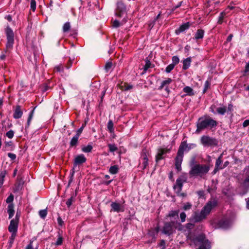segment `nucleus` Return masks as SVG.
<instances>
[{
	"label": "nucleus",
	"mask_w": 249,
	"mask_h": 249,
	"mask_svg": "<svg viewBox=\"0 0 249 249\" xmlns=\"http://www.w3.org/2000/svg\"><path fill=\"white\" fill-rule=\"evenodd\" d=\"M86 161V158L83 154H80L77 156L74 159V165L84 163Z\"/></svg>",
	"instance_id": "f3484780"
},
{
	"label": "nucleus",
	"mask_w": 249,
	"mask_h": 249,
	"mask_svg": "<svg viewBox=\"0 0 249 249\" xmlns=\"http://www.w3.org/2000/svg\"><path fill=\"white\" fill-rule=\"evenodd\" d=\"M74 197L73 196H71V198L68 199L66 202V205L68 207H70L71 206Z\"/></svg>",
	"instance_id": "a18cd8bd"
},
{
	"label": "nucleus",
	"mask_w": 249,
	"mask_h": 249,
	"mask_svg": "<svg viewBox=\"0 0 249 249\" xmlns=\"http://www.w3.org/2000/svg\"><path fill=\"white\" fill-rule=\"evenodd\" d=\"M248 125H249V119L246 120L243 124V126L245 127Z\"/></svg>",
	"instance_id": "bf43d9fd"
},
{
	"label": "nucleus",
	"mask_w": 249,
	"mask_h": 249,
	"mask_svg": "<svg viewBox=\"0 0 249 249\" xmlns=\"http://www.w3.org/2000/svg\"><path fill=\"white\" fill-rule=\"evenodd\" d=\"M39 214L40 216L42 218H44L46 216L47 214V210H40L39 212Z\"/></svg>",
	"instance_id": "e433bc0d"
},
{
	"label": "nucleus",
	"mask_w": 249,
	"mask_h": 249,
	"mask_svg": "<svg viewBox=\"0 0 249 249\" xmlns=\"http://www.w3.org/2000/svg\"><path fill=\"white\" fill-rule=\"evenodd\" d=\"M107 128L110 132L113 131V124L111 120L109 121L107 123Z\"/></svg>",
	"instance_id": "c9c22d12"
},
{
	"label": "nucleus",
	"mask_w": 249,
	"mask_h": 249,
	"mask_svg": "<svg viewBox=\"0 0 249 249\" xmlns=\"http://www.w3.org/2000/svg\"><path fill=\"white\" fill-rule=\"evenodd\" d=\"M180 218L181 219V222H184L185 221L186 214L185 212H181L179 215Z\"/></svg>",
	"instance_id": "a19ab883"
},
{
	"label": "nucleus",
	"mask_w": 249,
	"mask_h": 249,
	"mask_svg": "<svg viewBox=\"0 0 249 249\" xmlns=\"http://www.w3.org/2000/svg\"><path fill=\"white\" fill-rule=\"evenodd\" d=\"M210 85V84L208 80H207L205 82V84H204V90H203V92L204 93L206 91V90L209 88Z\"/></svg>",
	"instance_id": "8fccbe9b"
},
{
	"label": "nucleus",
	"mask_w": 249,
	"mask_h": 249,
	"mask_svg": "<svg viewBox=\"0 0 249 249\" xmlns=\"http://www.w3.org/2000/svg\"><path fill=\"white\" fill-rule=\"evenodd\" d=\"M32 242H31L29 245L26 247L25 249H34L33 245H32Z\"/></svg>",
	"instance_id": "680f3d73"
},
{
	"label": "nucleus",
	"mask_w": 249,
	"mask_h": 249,
	"mask_svg": "<svg viewBox=\"0 0 249 249\" xmlns=\"http://www.w3.org/2000/svg\"><path fill=\"white\" fill-rule=\"evenodd\" d=\"M187 177L186 174L180 175L177 179L176 184L173 188L175 193L178 196L185 197L186 194L184 193H181L182 189L183 184L187 181Z\"/></svg>",
	"instance_id": "423d86ee"
},
{
	"label": "nucleus",
	"mask_w": 249,
	"mask_h": 249,
	"mask_svg": "<svg viewBox=\"0 0 249 249\" xmlns=\"http://www.w3.org/2000/svg\"><path fill=\"white\" fill-rule=\"evenodd\" d=\"M217 113L221 115H224L226 112V108L225 107H220L216 109Z\"/></svg>",
	"instance_id": "473e14b6"
},
{
	"label": "nucleus",
	"mask_w": 249,
	"mask_h": 249,
	"mask_svg": "<svg viewBox=\"0 0 249 249\" xmlns=\"http://www.w3.org/2000/svg\"><path fill=\"white\" fill-rule=\"evenodd\" d=\"M210 170V166L205 164H192L191 165V169L189 174L191 176H199L203 178L206 175Z\"/></svg>",
	"instance_id": "7ed1b4c3"
},
{
	"label": "nucleus",
	"mask_w": 249,
	"mask_h": 249,
	"mask_svg": "<svg viewBox=\"0 0 249 249\" xmlns=\"http://www.w3.org/2000/svg\"><path fill=\"white\" fill-rule=\"evenodd\" d=\"M216 204L217 202L214 199L208 201L202 209L200 212H195L193 213L190 220L194 223H198L205 219L210 214L211 210L216 206Z\"/></svg>",
	"instance_id": "f257e3e1"
},
{
	"label": "nucleus",
	"mask_w": 249,
	"mask_h": 249,
	"mask_svg": "<svg viewBox=\"0 0 249 249\" xmlns=\"http://www.w3.org/2000/svg\"><path fill=\"white\" fill-rule=\"evenodd\" d=\"M183 91L186 93V95L189 96H192L194 94L193 89L189 86L184 87L183 89Z\"/></svg>",
	"instance_id": "a878e982"
},
{
	"label": "nucleus",
	"mask_w": 249,
	"mask_h": 249,
	"mask_svg": "<svg viewBox=\"0 0 249 249\" xmlns=\"http://www.w3.org/2000/svg\"><path fill=\"white\" fill-rule=\"evenodd\" d=\"M179 211H171L167 215V216L170 217H176L178 216Z\"/></svg>",
	"instance_id": "c756f323"
},
{
	"label": "nucleus",
	"mask_w": 249,
	"mask_h": 249,
	"mask_svg": "<svg viewBox=\"0 0 249 249\" xmlns=\"http://www.w3.org/2000/svg\"><path fill=\"white\" fill-rule=\"evenodd\" d=\"M118 167L117 165H113L110 167L109 172L111 174H116L118 172Z\"/></svg>",
	"instance_id": "cd10ccee"
},
{
	"label": "nucleus",
	"mask_w": 249,
	"mask_h": 249,
	"mask_svg": "<svg viewBox=\"0 0 249 249\" xmlns=\"http://www.w3.org/2000/svg\"><path fill=\"white\" fill-rule=\"evenodd\" d=\"M5 34L6 36L7 42L6 44V48L4 50L5 54L2 53L0 55V60H4L5 58L6 54L9 53L10 50L13 48L14 42V33L9 27H7L6 28Z\"/></svg>",
	"instance_id": "20e7f679"
},
{
	"label": "nucleus",
	"mask_w": 249,
	"mask_h": 249,
	"mask_svg": "<svg viewBox=\"0 0 249 249\" xmlns=\"http://www.w3.org/2000/svg\"><path fill=\"white\" fill-rule=\"evenodd\" d=\"M221 158H222V155H221L220 156V157L216 160V163H215V167L216 168H219V166L222 162Z\"/></svg>",
	"instance_id": "37998d69"
},
{
	"label": "nucleus",
	"mask_w": 249,
	"mask_h": 249,
	"mask_svg": "<svg viewBox=\"0 0 249 249\" xmlns=\"http://www.w3.org/2000/svg\"><path fill=\"white\" fill-rule=\"evenodd\" d=\"M242 176L243 178H239V189L242 190V192L240 193L244 195L249 189V166L246 167L243 170Z\"/></svg>",
	"instance_id": "39448f33"
},
{
	"label": "nucleus",
	"mask_w": 249,
	"mask_h": 249,
	"mask_svg": "<svg viewBox=\"0 0 249 249\" xmlns=\"http://www.w3.org/2000/svg\"><path fill=\"white\" fill-rule=\"evenodd\" d=\"M63 243V238L60 235L59 236L58 239H57V241L55 243V245L56 246H59L62 245Z\"/></svg>",
	"instance_id": "49530a36"
},
{
	"label": "nucleus",
	"mask_w": 249,
	"mask_h": 249,
	"mask_svg": "<svg viewBox=\"0 0 249 249\" xmlns=\"http://www.w3.org/2000/svg\"><path fill=\"white\" fill-rule=\"evenodd\" d=\"M34 110H33L31 112V113H30V115H29V117H28V122H27V123H28V125H29V124H30V121H31V120H32V119L33 115V113H34Z\"/></svg>",
	"instance_id": "5fc2aeb1"
},
{
	"label": "nucleus",
	"mask_w": 249,
	"mask_h": 249,
	"mask_svg": "<svg viewBox=\"0 0 249 249\" xmlns=\"http://www.w3.org/2000/svg\"><path fill=\"white\" fill-rule=\"evenodd\" d=\"M196 146V145L195 144L192 143L188 145L185 142H183L180 145L178 151H179L180 150H181L182 151V155L183 156L184 151H189L191 148L194 147Z\"/></svg>",
	"instance_id": "4468645a"
},
{
	"label": "nucleus",
	"mask_w": 249,
	"mask_h": 249,
	"mask_svg": "<svg viewBox=\"0 0 249 249\" xmlns=\"http://www.w3.org/2000/svg\"><path fill=\"white\" fill-rule=\"evenodd\" d=\"M195 244H200V246H203V249H210L211 243L208 240H206L205 237L203 234H200L195 238L193 239Z\"/></svg>",
	"instance_id": "0eeeda50"
},
{
	"label": "nucleus",
	"mask_w": 249,
	"mask_h": 249,
	"mask_svg": "<svg viewBox=\"0 0 249 249\" xmlns=\"http://www.w3.org/2000/svg\"><path fill=\"white\" fill-rule=\"evenodd\" d=\"M151 67V63L149 60L146 59L145 60V65L144 66V71H146L148 68Z\"/></svg>",
	"instance_id": "72a5a7b5"
},
{
	"label": "nucleus",
	"mask_w": 249,
	"mask_h": 249,
	"mask_svg": "<svg viewBox=\"0 0 249 249\" xmlns=\"http://www.w3.org/2000/svg\"><path fill=\"white\" fill-rule=\"evenodd\" d=\"M14 132L10 130L6 133V136L9 139H12L14 137Z\"/></svg>",
	"instance_id": "c03bdc74"
},
{
	"label": "nucleus",
	"mask_w": 249,
	"mask_h": 249,
	"mask_svg": "<svg viewBox=\"0 0 249 249\" xmlns=\"http://www.w3.org/2000/svg\"><path fill=\"white\" fill-rule=\"evenodd\" d=\"M108 146L109 147V151L111 152L116 151L118 149L117 146L115 144H108Z\"/></svg>",
	"instance_id": "f704fd0d"
},
{
	"label": "nucleus",
	"mask_w": 249,
	"mask_h": 249,
	"mask_svg": "<svg viewBox=\"0 0 249 249\" xmlns=\"http://www.w3.org/2000/svg\"><path fill=\"white\" fill-rule=\"evenodd\" d=\"M115 15L118 17L125 18L126 16V7L123 3H118Z\"/></svg>",
	"instance_id": "1a4fd4ad"
},
{
	"label": "nucleus",
	"mask_w": 249,
	"mask_h": 249,
	"mask_svg": "<svg viewBox=\"0 0 249 249\" xmlns=\"http://www.w3.org/2000/svg\"><path fill=\"white\" fill-rule=\"evenodd\" d=\"M217 122L208 116H205L199 118L197 124L196 133H199L206 129H212L217 126Z\"/></svg>",
	"instance_id": "f03ea898"
},
{
	"label": "nucleus",
	"mask_w": 249,
	"mask_h": 249,
	"mask_svg": "<svg viewBox=\"0 0 249 249\" xmlns=\"http://www.w3.org/2000/svg\"><path fill=\"white\" fill-rule=\"evenodd\" d=\"M179 62V59L178 56H174L172 57V64H174V65H176L178 64Z\"/></svg>",
	"instance_id": "4c0bfd02"
},
{
	"label": "nucleus",
	"mask_w": 249,
	"mask_h": 249,
	"mask_svg": "<svg viewBox=\"0 0 249 249\" xmlns=\"http://www.w3.org/2000/svg\"><path fill=\"white\" fill-rule=\"evenodd\" d=\"M194 227V224L191 223H188L186 224V228L188 229H192Z\"/></svg>",
	"instance_id": "6e6d98bb"
},
{
	"label": "nucleus",
	"mask_w": 249,
	"mask_h": 249,
	"mask_svg": "<svg viewBox=\"0 0 249 249\" xmlns=\"http://www.w3.org/2000/svg\"><path fill=\"white\" fill-rule=\"evenodd\" d=\"M201 142L204 146H214L218 144V141L216 139L208 136H202Z\"/></svg>",
	"instance_id": "6e6552de"
},
{
	"label": "nucleus",
	"mask_w": 249,
	"mask_h": 249,
	"mask_svg": "<svg viewBox=\"0 0 249 249\" xmlns=\"http://www.w3.org/2000/svg\"><path fill=\"white\" fill-rule=\"evenodd\" d=\"M84 126L83 125L76 132V135H78V137H79L80 135L82 133Z\"/></svg>",
	"instance_id": "4d7b16f0"
},
{
	"label": "nucleus",
	"mask_w": 249,
	"mask_h": 249,
	"mask_svg": "<svg viewBox=\"0 0 249 249\" xmlns=\"http://www.w3.org/2000/svg\"><path fill=\"white\" fill-rule=\"evenodd\" d=\"M182 3V1H180V2H179V3L177 5H176V6H174V7L173 8V9H172L173 11H174V10H175L177 8H178L181 5Z\"/></svg>",
	"instance_id": "e2e57ef3"
},
{
	"label": "nucleus",
	"mask_w": 249,
	"mask_h": 249,
	"mask_svg": "<svg viewBox=\"0 0 249 249\" xmlns=\"http://www.w3.org/2000/svg\"><path fill=\"white\" fill-rule=\"evenodd\" d=\"M192 207V205L190 202H186L183 204L182 209L184 211H187L191 209Z\"/></svg>",
	"instance_id": "7c9ffc66"
},
{
	"label": "nucleus",
	"mask_w": 249,
	"mask_h": 249,
	"mask_svg": "<svg viewBox=\"0 0 249 249\" xmlns=\"http://www.w3.org/2000/svg\"><path fill=\"white\" fill-rule=\"evenodd\" d=\"M14 200V196L12 194H10V196L7 198L6 202L7 203H10L13 202Z\"/></svg>",
	"instance_id": "09e8293b"
},
{
	"label": "nucleus",
	"mask_w": 249,
	"mask_h": 249,
	"mask_svg": "<svg viewBox=\"0 0 249 249\" xmlns=\"http://www.w3.org/2000/svg\"><path fill=\"white\" fill-rule=\"evenodd\" d=\"M8 156L12 160H14L16 158V155L15 154L9 153H8Z\"/></svg>",
	"instance_id": "864d4df0"
},
{
	"label": "nucleus",
	"mask_w": 249,
	"mask_h": 249,
	"mask_svg": "<svg viewBox=\"0 0 249 249\" xmlns=\"http://www.w3.org/2000/svg\"><path fill=\"white\" fill-rule=\"evenodd\" d=\"M79 138L78 135H75L71 139L70 142L71 146H75L77 143L78 139Z\"/></svg>",
	"instance_id": "bb28decb"
},
{
	"label": "nucleus",
	"mask_w": 249,
	"mask_h": 249,
	"mask_svg": "<svg viewBox=\"0 0 249 249\" xmlns=\"http://www.w3.org/2000/svg\"><path fill=\"white\" fill-rule=\"evenodd\" d=\"M71 28L70 23L69 22H66L63 27V31L64 32H68Z\"/></svg>",
	"instance_id": "2f4dec72"
},
{
	"label": "nucleus",
	"mask_w": 249,
	"mask_h": 249,
	"mask_svg": "<svg viewBox=\"0 0 249 249\" xmlns=\"http://www.w3.org/2000/svg\"><path fill=\"white\" fill-rule=\"evenodd\" d=\"M57 222H58V224L60 225V226H62V224L63 223V220H62L61 218L60 217H58L57 218Z\"/></svg>",
	"instance_id": "052dcab7"
},
{
	"label": "nucleus",
	"mask_w": 249,
	"mask_h": 249,
	"mask_svg": "<svg viewBox=\"0 0 249 249\" xmlns=\"http://www.w3.org/2000/svg\"><path fill=\"white\" fill-rule=\"evenodd\" d=\"M170 149L167 147L161 148L160 147L158 149L157 154L156 156V161L158 162L160 160L163 159L164 157V155L170 152Z\"/></svg>",
	"instance_id": "9b49d317"
},
{
	"label": "nucleus",
	"mask_w": 249,
	"mask_h": 249,
	"mask_svg": "<svg viewBox=\"0 0 249 249\" xmlns=\"http://www.w3.org/2000/svg\"><path fill=\"white\" fill-rule=\"evenodd\" d=\"M54 70L56 71L60 72L63 70V67L61 65H58L55 67Z\"/></svg>",
	"instance_id": "3c124183"
},
{
	"label": "nucleus",
	"mask_w": 249,
	"mask_h": 249,
	"mask_svg": "<svg viewBox=\"0 0 249 249\" xmlns=\"http://www.w3.org/2000/svg\"><path fill=\"white\" fill-rule=\"evenodd\" d=\"M204 31L202 29H198L195 34L194 39L196 40L202 39L204 37Z\"/></svg>",
	"instance_id": "4be33fe9"
},
{
	"label": "nucleus",
	"mask_w": 249,
	"mask_h": 249,
	"mask_svg": "<svg viewBox=\"0 0 249 249\" xmlns=\"http://www.w3.org/2000/svg\"><path fill=\"white\" fill-rule=\"evenodd\" d=\"M172 80L171 78H168L166 80L163 81L160 87L159 88V89H161L165 87V90L167 91V93H169L170 90L168 88V86L171 83Z\"/></svg>",
	"instance_id": "a211bd4d"
},
{
	"label": "nucleus",
	"mask_w": 249,
	"mask_h": 249,
	"mask_svg": "<svg viewBox=\"0 0 249 249\" xmlns=\"http://www.w3.org/2000/svg\"><path fill=\"white\" fill-rule=\"evenodd\" d=\"M183 156L182 155V151L180 150L178 152L177 156L176 158L175 166L176 169L178 171H180L181 169V163L183 160Z\"/></svg>",
	"instance_id": "ddd939ff"
},
{
	"label": "nucleus",
	"mask_w": 249,
	"mask_h": 249,
	"mask_svg": "<svg viewBox=\"0 0 249 249\" xmlns=\"http://www.w3.org/2000/svg\"><path fill=\"white\" fill-rule=\"evenodd\" d=\"M226 12L224 11L220 13V16L219 17V19L218 20V23L221 24L222 22L223 18L224 16L226 15Z\"/></svg>",
	"instance_id": "58836bf2"
},
{
	"label": "nucleus",
	"mask_w": 249,
	"mask_h": 249,
	"mask_svg": "<svg viewBox=\"0 0 249 249\" xmlns=\"http://www.w3.org/2000/svg\"><path fill=\"white\" fill-rule=\"evenodd\" d=\"M249 71V62L246 65L245 68V71L248 72Z\"/></svg>",
	"instance_id": "774afa93"
},
{
	"label": "nucleus",
	"mask_w": 249,
	"mask_h": 249,
	"mask_svg": "<svg viewBox=\"0 0 249 249\" xmlns=\"http://www.w3.org/2000/svg\"><path fill=\"white\" fill-rule=\"evenodd\" d=\"M228 110L231 112L232 110V105L229 104L228 107Z\"/></svg>",
	"instance_id": "338daca9"
},
{
	"label": "nucleus",
	"mask_w": 249,
	"mask_h": 249,
	"mask_svg": "<svg viewBox=\"0 0 249 249\" xmlns=\"http://www.w3.org/2000/svg\"><path fill=\"white\" fill-rule=\"evenodd\" d=\"M112 63L111 62H108L106 63L105 66V69L107 71H108L112 67Z\"/></svg>",
	"instance_id": "de8ad7c7"
},
{
	"label": "nucleus",
	"mask_w": 249,
	"mask_h": 249,
	"mask_svg": "<svg viewBox=\"0 0 249 249\" xmlns=\"http://www.w3.org/2000/svg\"><path fill=\"white\" fill-rule=\"evenodd\" d=\"M7 212L9 214V218H11L15 213V211L14 210V205L13 204H10L8 205Z\"/></svg>",
	"instance_id": "393cba45"
},
{
	"label": "nucleus",
	"mask_w": 249,
	"mask_h": 249,
	"mask_svg": "<svg viewBox=\"0 0 249 249\" xmlns=\"http://www.w3.org/2000/svg\"><path fill=\"white\" fill-rule=\"evenodd\" d=\"M175 66L174 65V64H170L166 67V70H165L166 72L167 73L170 72L171 71L173 70Z\"/></svg>",
	"instance_id": "ea45409f"
},
{
	"label": "nucleus",
	"mask_w": 249,
	"mask_h": 249,
	"mask_svg": "<svg viewBox=\"0 0 249 249\" xmlns=\"http://www.w3.org/2000/svg\"><path fill=\"white\" fill-rule=\"evenodd\" d=\"M18 221L15 219H12L10 221V225L8 227V230L10 232H17L18 230Z\"/></svg>",
	"instance_id": "2eb2a0df"
},
{
	"label": "nucleus",
	"mask_w": 249,
	"mask_h": 249,
	"mask_svg": "<svg viewBox=\"0 0 249 249\" xmlns=\"http://www.w3.org/2000/svg\"><path fill=\"white\" fill-rule=\"evenodd\" d=\"M22 114L23 112L20 108V107L19 106H17L13 114L14 118L19 119L21 117Z\"/></svg>",
	"instance_id": "6ab92c4d"
},
{
	"label": "nucleus",
	"mask_w": 249,
	"mask_h": 249,
	"mask_svg": "<svg viewBox=\"0 0 249 249\" xmlns=\"http://www.w3.org/2000/svg\"><path fill=\"white\" fill-rule=\"evenodd\" d=\"M147 165L148 158L147 156V152L146 149H143L140 159V166L142 169H144L146 168Z\"/></svg>",
	"instance_id": "f8f14e48"
},
{
	"label": "nucleus",
	"mask_w": 249,
	"mask_h": 249,
	"mask_svg": "<svg viewBox=\"0 0 249 249\" xmlns=\"http://www.w3.org/2000/svg\"><path fill=\"white\" fill-rule=\"evenodd\" d=\"M159 246L162 247L161 249H165V242L164 241V240H161L159 244Z\"/></svg>",
	"instance_id": "13d9d810"
},
{
	"label": "nucleus",
	"mask_w": 249,
	"mask_h": 249,
	"mask_svg": "<svg viewBox=\"0 0 249 249\" xmlns=\"http://www.w3.org/2000/svg\"><path fill=\"white\" fill-rule=\"evenodd\" d=\"M111 211L119 213L120 212H123L124 209L123 206L119 203L116 202H112L111 204Z\"/></svg>",
	"instance_id": "dca6fc26"
},
{
	"label": "nucleus",
	"mask_w": 249,
	"mask_h": 249,
	"mask_svg": "<svg viewBox=\"0 0 249 249\" xmlns=\"http://www.w3.org/2000/svg\"><path fill=\"white\" fill-rule=\"evenodd\" d=\"M92 149V146L91 145H88L87 146H83L82 147V151L85 153H89Z\"/></svg>",
	"instance_id": "c85d7f7f"
},
{
	"label": "nucleus",
	"mask_w": 249,
	"mask_h": 249,
	"mask_svg": "<svg viewBox=\"0 0 249 249\" xmlns=\"http://www.w3.org/2000/svg\"><path fill=\"white\" fill-rule=\"evenodd\" d=\"M219 225L221 228L226 229L230 226L231 223L228 220H221L219 222Z\"/></svg>",
	"instance_id": "5701e85b"
},
{
	"label": "nucleus",
	"mask_w": 249,
	"mask_h": 249,
	"mask_svg": "<svg viewBox=\"0 0 249 249\" xmlns=\"http://www.w3.org/2000/svg\"><path fill=\"white\" fill-rule=\"evenodd\" d=\"M132 88V86H131V85H126L125 87V88L124 89V90H129V89H131Z\"/></svg>",
	"instance_id": "0e129e2a"
},
{
	"label": "nucleus",
	"mask_w": 249,
	"mask_h": 249,
	"mask_svg": "<svg viewBox=\"0 0 249 249\" xmlns=\"http://www.w3.org/2000/svg\"><path fill=\"white\" fill-rule=\"evenodd\" d=\"M127 21V19L126 18H123L122 21L120 22L117 20H114L112 23V26L114 28H118L120 27L121 25H123Z\"/></svg>",
	"instance_id": "412c9836"
},
{
	"label": "nucleus",
	"mask_w": 249,
	"mask_h": 249,
	"mask_svg": "<svg viewBox=\"0 0 249 249\" xmlns=\"http://www.w3.org/2000/svg\"><path fill=\"white\" fill-rule=\"evenodd\" d=\"M190 27V24L189 22H187L182 24L178 29L176 30V33L177 34H179L181 32H184V31L188 29Z\"/></svg>",
	"instance_id": "aec40b11"
},
{
	"label": "nucleus",
	"mask_w": 249,
	"mask_h": 249,
	"mask_svg": "<svg viewBox=\"0 0 249 249\" xmlns=\"http://www.w3.org/2000/svg\"><path fill=\"white\" fill-rule=\"evenodd\" d=\"M175 222L165 223L163 228L162 232L168 235L172 234L175 230Z\"/></svg>",
	"instance_id": "9d476101"
},
{
	"label": "nucleus",
	"mask_w": 249,
	"mask_h": 249,
	"mask_svg": "<svg viewBox=\"0 0 249 249\" xmlns=\"http://www.w3.org/2000/svg\"><path fill=\"white\" fill-rule=\"evenodd\" d=\"M12 234H11V236L10 238V243H13L14 240L15 239L16 236V234H17V232H11Z\"/></svg>",
	"instance_id": "603ef678"
},
{
	"label": "nucleus",
	"mask_w": 249,
	"mask_h": 249,
	"mask_svg": "<svg viewBox=\"0 0 249 249\" xmlns=\"http://www.w3.org/2000/svg\"><path fill=\"white\" fill-rule=\"evenodd\" d=\"M233 37V36L232 34H230L227 38V41L230 42L232 39V38Z\"/></svg>",
	"instance_id": "69168bd1"
},
{
	"label": "nucleus",
	"mask_w": 249,
	"mask_h": 249,
	"mask_svg": "<svg viewBox=\"0 0 249 249\" xmlns=\"http://www.w3.org/2000/svg\"><path fill=\"white\" fill-rule=\"evenodd\" d=\"M31 9L35 11L36 9V1L35 0H31Z\"/></svg>",
	"instance_id": "79ce46f5"
},
{
	"label": "nucleus",
	"mask_w": 249,
	"mask_h": 249,
	"mask_svg": "<svg viewBox=\"0 0 249 249\" xmlns=\"http://www.w3.org/2000/svg\"><path fill=\"white\" fill-rule=\"evenodd\" d=\"M191 62V57H188L184 59L183 61V67L182 69L183 70H186L189 68V67L190 66Z\"/></svg>",
	"instance_id": "b1692460"
}]
</instances>
